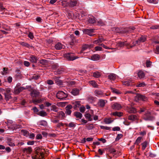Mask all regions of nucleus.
Instances as JSON below:
<instances>
[{"label": "nucleus", "mask_w": 159, "mask_h": 159, "mask_svg": "<svg viewBox=\"0 0 159 159\" xmlns=\"http://www.w3.org/2000/svg\"><path fill=\"white\" fill-rule=\"evenodd\" d=\"M84 116L89 121H92L93 120V115L89 113H87L85 114Z\"/></svg>", "instance_id": "obj_20"}, {"label": "nucleus", "mask_w": 159, "mask_h": 159, "mask_svg": "<svg viewBox=\"0 0 159 159\" xmlns=\"http://www.w3.org/2000/svg\"><path fill=\"white\" fill-rule=\"evenodd\" d=\"M142 139V137H138L136 139L134 144L137 145H138L140 143Z\"/></svg>", "instance_id": "obj_44"}, {"label": "nucleus", "mask_w": 159, "mask_h": 159, "mask_svg": "<svg viewBox=\"0 0 159 159\" xmlns=\"http://www.w3.org/2000/svg\"><path fill=\"white\" fill-rule=\"evenodd\" d=\"M111 89L113 93H115L117 94H119L121 93V92L118 89L112 88H111Z\"/></svg>", "instance_id": "obj_36"}, {"label": "nucleus", "mask_w": 159, "mask_h": 159, "mask_svg": "<svg viewBox=\"0 0 159 159\" xmlns=\"http://www.w3.org/2000/svg\"><path fill=\"white\" fill-rule=\"evenodd\" d=\"M47 84L49 85H52L53 84V82L51 80H48L46 81Z\"/></svg>", "instance_id": "obj_61"}, {"label": "nucleus", "mask_w": 159, "mask_h": 159, "mask_svg": "<svg viewBox=\"0 0 159 159\" xmlns=\"http://www.w3.org/2000/svg\"><path fill=\"white\" fill-rule=\"evenodd\" d=\"M100 128L102 129H106L107 130H109L111 128L107 126H105L102 125H100Z\"/></svg>", "instance_id": "obj_49"}, {"label": "nucleus", "mask_w": 159, "mask_h": 159, "mask_svg": "<svg viewBox=\"0 0 159 159\" xmlns=\"http://www.w3.org/2000/svg\"><path fill=\"white\" fill-rule=\"evenodd\" d=\"M137 97L139 100L145 101L147 99L145 96L143 95L139 94L137 95Z\"/></svg>", "instance_id": "obj_27"}, {"label": "nucleus", "mask_w": 159, "mask_h": 159, "mask_svg": "<svg viewBox=\"0 0 159 159\" xmlns=\"http://www.w3.org/2000/svg\"><path fill=\"white\" fill-rule=\"evenodd\" d=\"M138 75L140 79L143 78L145 76V74L142 71H140L138 73Z\"/></svg>", "instance_id": "obj_29"}, {"label": "nucleus", "mask_w": 159, "mask_h": 159, "mask_svg": "<svg viewBox=\"0 0 159 159\" xmlns=\"http://www.w3.org/2000/svg\"><path fill=\"white\" fill-rule=\"evenodd\" d=\"M148 1L151 3H153L154 4H156L158 2V0H147Z\"/></svg>", "instance_id": "obj_54"}, {"label": "nucleus", "mask_w": 159, "mask_h": 159, "mask_svg": "<svg viewBox=\"0 0 159 159\" xmlns=\"http://www.w3.org/2000/svg\"><path fill=\"white\" fill-rule=\"evenodd\" d=\"M89 84L93 87L98 88V85L97 83L94 80H91L89 82Z\"/></svg>", "instance_id": "obj_21"}, {"label": "nucleus", "mask_w": 159, "mask_h": 159, "mask_svg": "<svg viewBox=\"0 0 159 159\" xmlns=\"http://www.w3.org/2000/svg\"><path fill=\"white\" fill-rule=\"evenodd\" d=\"M65 56L69 61H73L79 58L78 57L75 56L74 53L71 52L66 54Z\"/></svg>", "instance_id": "obj_1"}, {"label": "nucleus", "mask_w": 159, "mask_h": 159, "mask_svg": "<svg viewBox=\"0 0 159 159\" xmlns=\"http://www.w3.org/2000/svg\"><path fill=\"white\" fill-rule=\"evenodd\" d=\"M30 60L32 62L35 63L37 61V58L36 57L31 55L30 57Z\"/></svg>", "instance_id": "obj_25"}, {"label": "nucleus", "mask_w": 159, "mask_h": 159, "mask_svg": "<svg viewBox=\"0 0 159 159\" xmlns=\"http://www.w3.org/2000/svg\"><path fill=\"white\" fill-rule=\"evenodd\" d=\"M101 75V73L98 72H96L93 73V76L94 77L96 78L99 77Z\"/></svg>", "instance_id": "obj_39"}, {"label": "nucleus", "mask_w": 159, "mask_h": 159, "mask_svg": "<svg viewBox=\"0 0 159 159\" xmlns=\"http://www.w3.org/2000/svg\"><path fill=\"white\" fill-rule=\"evenodd\" d=\"M94 31V29H84L83 30V32L85 34L92 36L93 35V33Z\"/></svg>", "instance_id": "obj_10"}, {"label": "nucleus", "mask_w": 159, "mask_h": 159, "mask_svg": "<svg viewBox=\"0 0 159 159\" xmlns=\"http://www.w3.org/2000/svg\"><path fill=\"white\" fill-rule=\"evenodd\" d=\"M108 78L111 81H114L116 78V75L115 74L111 73L108 75Z\"/></svg>", "instance_id": "obj_23"}, {"label": "nucleus", "mask_w": 159, "mask_h": 159, "mask_svg": "<svg viewBox=\"0 0 159 159\" xmlns=\"http://www.w3.org/2000/svg\"><path fill=\"white\" fill-rule=\"evenodd\" d=\"M128 119L129 120L134 121L137 120L139 118L137 115H131L128 116Z\"/></svg>", "instance_id": "obj_17"}, {"label": "nucleus", "mask_w": 159, "mask_h": 159, "mask_svg": "<svg viewBox=\"0 0 159 159\" xmlns=\"http://www.w3.org/2000/svg\"><path fill=\"white\" fill-rule=\"evenodd\" d=\"M65 116V113L62 111H60L57 113V115L54 117L57 118H59L62 119Z\"/></svg>", "instance_id": "obj_22"}, {"label": "nucleus", "mask_w": 159, "mask_h": 159, "mask_svg": "<svg viewBox=\"0 0 159 159\" xmlns=\"http://www.w3.org/2000/svg\"><path fill=\"white\" fill-rule=\"evenodd\" d=\"M122 107V105L118 102H115L111 105L112 109L116 110H120L121 109Z\"/></svg>", "instance_id": "obj_4"}, {"label": "nucleus", "mask_w": 159, "mask_h": 159, "mask_svg": "<svg viewBox=\"0 0 159 159\" xmlns=\"http://www.w3.org/2000/svg\"><path fill=\"white\" fill-rule=\"evenodd\" d=\"M25 89V88L23 87H21L19 88L16 87L14 89V93L15 94H18Z\"/></svg>", "instance_id": "obj_9"}, {"label": "nucleus", "mask_w": 159, "mask_h": 159, "mask_svg": "<svg viewBox=\"0 0 159 159\" xmlns=\"http://www.w3.org/2000/svg\"><path fill=\"white\" fill-rule=\"evenodd\" d=\"M102 48L100 46H97L95 48V50L96 51H102Z\"/></svg>", "instance_id": "obj_57"}, {"label": "nucleus", "mask_w": 159, "mask_h": 159, "mask_svg": "<svg viewBox=\"0 0 159 159\" xmlns=\"http://www.w3.org/2000/svg\"><path fill=\"white\" fill-rule=\"evenodd\" d=\"M146 40V37L145 36H141L137 40L135 43V44L139 45L141 43H143L145 42Z\"/></svg>", "instance_id": "obj_6"}, {"label": "nucleus", "mask_w": 159, "mask_h": 159, "mask_svg": "<svg viewBox=\"0 0 159 159\" xmlns=\"http://www.w3.org/2000/svg\"><path fill=\"white\" fill-rule=\"evenodd\" d=\"M74 115L77 118L81 119L82 117V115L80 112L78 111H75L74 112Z\"/></svg>", "instance_id": "obj_32"}, {"label": "nucleus", "mask_w": 159, "mask_h": 159, "mask_svg": "<svg viewBox=\"0 0 159 159\" xmlns=\"http://www.w3.org/2000/svg\"><path fill=\"white\" fill-rule=\"evenodd\" d=\"M36 138L37 139H42V136L41 134H38L36 135Z\"/></svg>", "instance_id": "obj_59"}, {"label": "nucleus", "mask_w": 159, "mask_h": 159, "mask_svg": "<svg viewBox=\"0 0 159 159\" xmlns=\"http://www.w3.org/2000/svg\"><path fill=\"white\" fill-rule=\"evenodd\" d=\"M44 157V154L42 150H39V151H36L35 155L32 157L33 159H43Z\"/></svg>", "instance_id": "obj_2"}, {"label": "nucleus", "mask_w": 159, "mask_h": 159, "mask_svg": "<svg viewBox=\"0 0 159 159\" xmlns=\"http://www.w3.org/2000/svg\"><path fill=\"white\" fill-rule=\"evenodd\" d=\"M113 29H115V32L116 33H120L122 31L118 27H115Z\"/></svg>", "instance_id": "obj_58"}, {"label": "nucleus", "mask_w": 159, "mask_h": 159, "mask_svg": "<svg viewBox=\"0 0 159 159\" xmlns=\"http://www.w3.org/2000/svg\"><path fill=\"white\" fill-rule=\"evenodd\" d=\"M126 110L127 112L129 113H135L137 112L135 108L134 107H130V105L126 107Z\"/></svg>", "instance_id": "obj_7"}, {"label": "nucleus", "mask_w": 159, "mask_h": 159, "mask_svg": "<svg viewBox=\"0 0 159 159\" xmlns=\"http://www.w3.org/2000/svg\"><path fill=\"white\" fill-rule=\"evenodd\" d=\"M88 102L90 103H93L95 101L96 98L92 96H89L88 98Z\"/></svg>", "instance_id": "obj_28"}, {"label": "nucleus", "mask_w": 159, "mask_h": 159, "mask_svg": "<svg viewBox=\"0 0 159 159\" xmlns=\"http://www.w3.org/2000/svg\"><path fill=\"white\" fill-rule=\"evenodd\" d=\"M67 93L61 91H59L56 94V97L59 99L63 100L67 97Z\"/></svg>", "instance_id": "obj_3"}, {"label": "nucleus", "mask_w": 159, "mask_h": 159, "mask_svg": "<svg viewBox=\"0 0 159 159\" xmlns=\"http://www.w3.org/2000/svg\"><path fill=\"white\" fill-rule=\"evenodd\" d=\"M64 124L61 122L58 123V124L56 125V126L57 127L60 128L61 126H63L64 125Z\"/></svg>", "instance_id": "obj_63"}, {"label": "nucleus", "mask_w": 159, "mask_h": 159, "mask_svg": "<svg viewBox=\"0 0 159 159\" xmlns=\"http://www.w3.org/2000/svg\"><path fill=\"white\" fill-rule=\"evenodd\" d=\"M105 40L103 38H99L98 39L95 40L93 41V43L95 44L99 43Z\"/></svg>", "instance_id": "obj_33"}, {"label": "nucleus", "mask_w": 159, "mask_h": 159, "mask_svg": "<svg viewBox=\"0 0 159 159\" xmlns=\"http://www.w3.org/2000/svg\"><path fill=\"white\" fill-rule=\"evenodd\" d=\"M41 99L40 98L38 99H33L32 101L33 103L34 104L39 103L41 102Z\"/></svg>", "instance_id": "obj_47"}, {"label": "nucleus", "mask_w": 159, "mask_h": 159, "mask_svg": "<svg viewBox=\"0 0 159 159\" xmlns=\"http://www.w3.org/2000/svg\"><path fill=\"white\" fill-rule=\"evenodd\" d=\"M47 121L44 120H42L38 122V125H39L45 126L47 125Z\"/></svg>", "instance_id": "obj_31"}, {"label": "nucleus", "mask_w": 159, "mask_h": 159, "mask_svg": "<svg viewBox=\"0 0 159 159\" xmlns=\"http://www.w3.org/2000/svg\"><path fill=\"white\" fill-rule=\"evenodd\" d=\"M155 53L159 54V46H157L156 49L154 51Z\"/></svg>", "instance_id": "obj_55"}, {"label": "nucleus", "mask_w": 159, "mask_h": 159, "mask_svg": "<svg viewBox=\"0 0 159 159\" xmlns=\"http://www.w3.org/2000/svg\"><path fill=\"white\" fill-rule=\"evenodd\" d=\"M37 114L42 116H44L47 115V113L44 111H42L38 112Z\"/></svg>", "instance_id": "obj_35"}, {"label": "nucleus", "mask_w": 159, "mask_h": 159, "mask_svg": "<svg viewBox=\"0 0 159 159\" xmlns=\"http://www.w3.org/2000/svg\"><path fill=\"white\" fill-rule=\"evenodd\" d=\"M65 46L60 42H58L55 46V48L57 50H59L64 48Z\"/></svg>", "instance_id": "obj_11"}, {"label": "nucleus", "mask_w": 159, "mask_h": 159, "mask_svg": "<svg viewBox=\"0 0 159 159\" xmlns=\"http://www.w3.org/2000/svg\"><path fill=\"white\" fill-rule=\"evenodd\" d=\"M125 45V43L124 42H119L117 43V46L120 47H122Z\"/></svg>", "instance_id": "obj_51"}, {"label": "nucleus", "mask_w": 159, "mask_h": 159, "mask_svg": "<svg viewBox=\"0 0 159 159\" xmlns=\"http://www.w3.org/2000/svg\"><path fill=\"white\" fill-rule=\"evenodd\" d=\"M100 56L97 54H93L91 57V59L94 61H98L100 59Z\"/></svg>", "instance_id": "obj_16"}, {"label": "nucleus", "mask_w": 159, "mask_h": 159, "mask_svg": "<svg viewBox=\"0 0 159 159\" xmlns=\"http://www.w3.org/2000/svg\"><path fill=\"white\" fill-rule=\"evenodd\" d=\"M90 48V46L88 44H85L83 45L82 47V48L80 52V53L81 54L83 52V51L86 50L88 48Z\"/></svg>", "instance_id": "obj_24"}, {"label": "nucleus", "mask_w": 159, "mask_h": 159, "mask_svg": "<svg viewBox=\"0 0 159 159\" xmlns=\"http://www.w3.org/2000/svg\"><path fill=\"white\" fill-rule=\"evenodd\" d=\"M95 95L99 97L104 96L103 93L101 91L97 89L94 92Z\"/></svg>", "instance_id": "obj_12"}, {"label": "nucleus", "mask_w": 159, "mask_h": 159, "mask_svg": "<svg viewBox=\"0 0 159 159\" xmlns=\"http://www.w3.org/2000/svg\"><path fill=\"white\" fill-rule=\"evenodd\" d=\"M148 143V142L147 141H145L141 144V145L142 146V149L143 150H144L147 147Z\"/></svg>", "instance_id": "obj_34"}, {"label": "nucleus", "mask_w": 159, "mask_h": 159, "mask_svg": "<svg viewBox=\"0 0 159 159\" xmlns=\"http://www.w3.org/2000/svg\"><path fill=\"white\" fill-rule=\"evenodd\" d=\"M30 91V90H29ZM39 92L37 90L35 89H31L30 95L32 97H38L39 95Z\"/></svg>", "instance_id": "obj_8"}, {"label": "nucleus", "mask_w": 159, "mask_h": 159, "mask_svg": "<svg viewBox=\"0 0 159 159\" xmlns=\"http://www.w3.org/2000/svg\"><path fill=\"white\" fill-rule=\"evenodd\" d=\"M70 38L71 40L70 43V44L71 45H73L77 42V40L75 39L74 36L73 34L70 35Z\"/></svg>", "instance_id": "obj_19"}, {"label": "nucleus", "mask_w": 159, "mask_h": 159, "mask_svg": "<svg viewBox=\"0 0 159 159\" xmlns=\"http://www.w3.org/2000/svg\"><path fill=\"white\" fill-rule=\"evenodd\" d=\"M51 120L52 122L54 123H57L59 121V120L53 117L52 118H51Z\"/></svg>", "instance_id": "obj_48"}, {"label": "nucleus", "mask_w": 159, "mask_h": 159, "mask_svg": "<svg viewBox=\"0 0 159 159\" xmlns=\"http://www.w3.org/2000/svg\"><path fill=\"white\" fill-rule=\"evenodd\" d=\"M80 101H75L73 102L74 105L73 108L75 110H78L80 105Z\"/></svg>", "instance_id": "obj_13"}, {"label": "nucleus", "mask_w": 159, "mask_h": 159, "mask_svg": "<svg viewBox=\"0 0 159 159\" xmlns=\"http://www.w3.org/2000/svg\"><path fill=\"white\" fill-rule=\"evenodd\" d=\"M76 126V124L71 122L68 124V126L70 128H74Z\"/></svg>", "instance_id": "obj_45"}, {"label": "nucleus", "mask_w": 159, "mask_h": 159, "mask_svg": "<svg viewBox=\"0 0 159 159\" xmlns=\"http://www.w3.org/2000/svg\"><path fill=\"white\" fill-rule=\"evenodd\" d=\"M150 112H148L146 113L143 117L144 119L145 120H153L155 118L153 116H150Z\"/></svg>", "instance_id": "obj_5"}, {"label": "nucleus", "mask_w": 159, "mask_h": 159, "mask_svg": "<svg viewBox=\"0 0 159 159\" xmlns=\"http://www.w3.org/2000/svg\"><path fill=\"white\" fill-rule=\"evenodd\" d=\"M107 102L105 100L100 99L98 101V105L100 107H103L105 106Z\"/></svg>", "instance_id": "obj_18"}, {"label": "nucleus", "mask_w": 159, "mask_h": 159, "mask_svg": "<svg viewBox=\"0 0 159 159\" xmlns=\"http://www.w3.org/2000/svg\"><path fill=\"white\" fill-rule=\"evenodd\" d=\"M28 36L31 39H33L34 38L33 34L31 32H30L28 34Z\"/></svg>", "instance_id": "obj_64"}, {"label": "nucleus", "mask_w": 159, "mask_h": 159, "mask_svg": "<svg viewBox=\"0 0 159 159\" xmlns=\"http://www.w3.org/2000/svg\"><path fill=\"white\" fill-rule=\"evenodd\" d=\"M135 28L133 27H127L125 28L123 32L125 33H130L132 32L134 30Z\"/></svg>", "instance_id": "obj_15"}, {"label": "nucleus", "mask_w": 159, "mask_h": 159, "mask_svg": "<svg viewBox=\"0 0 159 159\" xmlns=\"http://www.w3.org/2000/svg\"><path fill=\"white\" fill-rule=\"evenodd\" d=\"M104 121L105 123L107 124H111L113 121L111 118H105L104 120Z\"/></svg>", "instance_id": "obj_30"}, {"label": "nucleus", "mask_w": 159, "mask_h": 159, "mask_svg": "<svg viewBox=\"0 0 159 159\" xmlns=\"http://www.w3.org/2000/svg\"><path fill=\"white\" fill-rule=\"evenodd\" d=\"M51 110L56 112H57L58 111V107L55 105H52L51 107Z\"/></svg>", "instance_id": "obj_41"}, {"label": "nucleus", "mask_w": 159, "mask_h": 159, "mask_svg": "<svg viewBox=\"0 0 159 159\" xmlns=\"http://www.w3.org/2000/svg\"><path fill=\"white\" fill-rule=\"evenodd\" d=\"M78 2L77 0H71L69 3V5L71 7L78 5Z\"/></svg>", "instance_id": "obj_14"}, {"label": "nucleus", "mask_w": 159, "mask_h": 159, "mask_svg": "<svg viewBox=\"0 0 159 159\" xmlns=\"http://www.w3.org/2000/svg\"><path fill=\"white\" fill-rule=\"evenodd\" d=\"M88 21L89 23L91 24H93L95 22H96L95 18L94 17L90 18L88 20Z\"/></svg>", "instance_id": "obj_43"}, {"label": "nucleus", "mask_w": 159, "mask_h": 159, "mask_svg": "<svg viewBox=\"0 0 159 159\" xmlns=\"http://www.w3.org/2000/svg\"><path fill=\"white\" fill-rule=\"evenodd\" d=\"M112 130L114 131H119L120 130V128L119 127L116 126L113 128Z\"/></svg>", "instance_id": "obj_62"}, {"label": "nucleus", "mask_w": 159, "mask_h": 159, "mask_svg": "<svg viewBox=\"0 0 159 159\" xmlns=\"http://www.w3.org/2000/svg\"><path fill=\"white\" fill-rule=\"evenodd\" d=\"M145 84L144 82L139 83L137 85V87H143L145 86Z\"/></svg>", "instance_id": "obj_50"}, {"label": "nucleus", "mask_w": 159, "mask_h": 159, "mask_svg": "<svg viewBox=\"0 0 159 159\" xmlns=\"http://www.w3.org/2000/svg\"><path fill=\"white\" fill-rule=\"evenodd\" d=\"M123 113L120 112H112L111 113V115H112L114 116H121L122 115Z\"/></svg>", "instance_id": "obj_37"}, {"label": "nucleus", "mask_w": 159, "mask_h": 159, "mask_svg": "<svg viewBox=\"0 0 159 159\" xmlns=\"http://www.w3.org/2000/svg\"><path fill=\"white\" fill-rule=\"evenodd\" d=\"M85 110V107L84 106H81L80 108V112L82 113H83L84 112Z\"/></svg>", "instance_id": "obj_56"}, {"label": "nucleus", "mask_w": 159, "mask_h": 159, "mask_svg": "<svg viewBox=\"0 0 159 159\" xmlns=\"http://www.w3.org/2000/svg\"><path fill=\"white\" fill-rule=\"evenodd\" d=\"M20 44L23 46H25L29 48L31 47L30 46L29 44L24 42H21L20 43Z\"/></svg>", "instance_id": "obj_46"}, {"label": "nucleus", "mask_w": 159, "mask_h": 159, "mask_svg": "<svg viewBox=\"0 0 159 159\" xmlns=\"http://www.w3.org/2000/svg\"><path fill=\"white\" fill-rule=\"evenodd\" d=\"M5 99L6 100L8 101L11 98V96L9 94H5Z\"/></svg>", "instance_id": "obj_53"}, {"label": "nucleus", "mask_w": 159, "mask_h": 159, "mask_svg": "<svg viewBox=\"0 0 159 159\" xmlns=\"http://www.w3.org/2000/svg\"><path fill=\"white\" fill-rule=\"evenodd\" d=\"M8 73L7 70V68L6 67L3 68V70L1 74L2 75H5Z\"/></svg>", "instance_id": "obj_42"}, {"label": "nucleus", "mask_w": 159, "mask_h": 159, "mask_svg": "<svg viewBox=\"0 0 159 159\" xmlns=\"http://www.w3.org/2000/svg\"><path fill=\"white\" fill-rule=\"evenodd\" d=\"M79 90L77 89H72L71 92V93L74 96L77 95L79 94Z\"/></svg>", "instance_id": "obj_26"}, {"label": "nucleus", "mask_w": 159, "mask_h": 159, "mask_svg": "<svg viewBox=\"0 0 159 159\" xmlns=\"http://www.w3.org/2000/svg\"><path fill=\"white\" fill-rule=\"evenodd\" d=\"M123 84L126 86H129L130 84V81H124L123 82Z\"/></svg>", "instance_id": "obj_60"}, {"label": "nucleus", "mask_w": 159, "mask_h": 159, "mask_svg": "<svg viewBox=\"0 0 159 159\" xmlns=\"http://www.w3.org/2000/svg\"><path fill=\"white\" fill-rule=\"evenodd\" d=\"M123 136V135L121 134H118L116 137V141H118Z\"/></svg>", "instance_id": "obj_52"}, {"label": "nucleus", "mask_w": 159, "mask_h": 159, "mask_svg": "<svg viewBox=\"0 0 159 159\" xmlns=\"http://www.w3.org/2000/svg\"><path fill=\"white\" fill-rule=\"evenodd\" d=\"M7 142L8 144L10 146H15L14 143L12 142V141L10 138H9L7 139Z\"/></svg>", "instance_id": "obj_38"}, {"label": "nucleus", "mask_w": 159, "mask_h": 159, "mask_svg": "<svg viewBox=\"0 0 159 159\" xmlns=\"http://www.w3.org/2000/svg\"><path fill=\"white\" fill-rule=\"evenodd\" d=\"M96 23L98 25H99L101 26H103L105 25V23L103 22L102 20L100 19L97 21H96Z\"/></svg>", "instance_id": "obj_40"}]
</instances>
